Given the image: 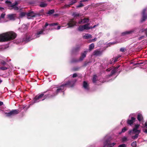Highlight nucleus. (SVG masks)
Here are the masks:
<instances>
[{"instance_id":"f257e3e1","label":"nucleus","mask_w":147,"mask_h":147,"mask_svg":"<svg viewBox=\"0 0 147 147\" xmlns=\"http://www.w3.org/2000/svg\"><path fill=\"white\" fill-rule=\"evenodd\" d=\"M66 88L64 84L60 86L52 88L49 90L50 91L49 94L44 96V94L46 93V92H44L42 93L39 94L36 96L33 100V103L43 100L46 98H53L61 92H63L64 94Z\"/></svg>"},{"instance_id":"f03ea898","label":"nucleus","mask_w":147,"mask_h":147,"mask_svg":"<svg viewBox=\"0 0 147 147\" xmlns=\"http://www.w3.org/2000/svg\"><path fill=\"white\" fill-rule=\"evenodd\" d=\"M16 36V34L12 32L1 34H0V42H4L13 39Z\"/></svg>"},{"instance_id":"7ed1b4c3","label":"nucleus","mask_w":147,"mask_h":147,"mask_svg":"<svg viewBox=\"0 0 147 147\" xmlns=\"http://www.w3.org/2000/svg\"><path fill=\"white\" fill-rule=\"evenodd\" d=\"M48 25L47 23H46L44 27H43L42 28L41 30H39L35 34L34 38H32L31 36H30L29 35L26 36V38L24 39V40L26 42H28L31 40L37 38L39 37L41 35L45 34L46 33L44 32L45 31V28Z\"/></svg>"},{"instance_id":"20e7f679","label":"nucleus","mask_w":147,"mask_h":147,"mask_svg":"<svg viewBox=\"0 0 147 147\" xmlns=\"http://www.w3.org/2000/svg\"><path fill=\"white\" fill-rule=\"evenodd\" d=\"M119 67H114L112 66L107 69V71L108 73V74L106 78L109 79L111 78L117 71Z\"/></svg>"},{"instance_id":"39448f33","label":"nucleus","mask_w":147,"mask_h":147,"mask_svg":"<svg viewBox=\"0 0 147 147\" xmlns=\"http://www.w3.org/2000/svg\"><path fill=\"white\" fill-rule=\"evenodd\" d=\"M5 2L7 4L8 7L9 8V9H13L14 10H18L19 8L17 6L18 4V1H15L14 3H12L10 1H6Z\"/></svg>"},{"instance_id":"423d86ee","label":"nucleus","mask_w":147,"mask_h":147,"mask_svg":"<svg viewBox=\"0 0 147 147\" xmlns=\"http://www.w3.org/2000/svg\"><path fill=\"white\" fill-rule=\"evenodd\" d=\"M141 132V130L133 128L131 130L128 131L129 134H136L135 135L132 136L131 138L134 140L137 139L139 136V135Z\"/></svg>"},{"instance_id":"0eeeda50","label":"nucleus","mask_w":147,"mask_h":147,"mask_svg":"<svg viewBox=\"0 0 147 147\" xmlns=\"http://www.w3.org/2000/svg\"><path fill=\"white\" fill-rule=\"evenodd\" d=\"M106 137H105V139L103 140V142L104 143L103 147H106L108 146L109 147H113L116 144L115 143H113L111 144L109 139H106L105 140Z\"/></svg>"},{"instance_id":"6e6552de","label":"nucleus","mask_w":147,"mask_h":147,"mask_svg":"<svg viewBox=\"0 0 147 147\" xmlns=\"http://www.w3.org/2000/svg\"><path fill=\"white\" fill-rule=\"evenodd\" d=\"M19 113L18 110L16 109L13 110L8 113L5 112L6 116L7 117H10L12 116L18 114Z\"/></svg>"},{"instance_id":"1a4fd4ad","label":"nucleus","mask_w":147,"mask_h":147,"mask_svg":"<svg viewBox=\"0 0 147 147\" xmlns=\"http://www.w3.org/2000/svg\"><path fill=\"white\" fill-rule=\"evenodd\" d=\"M137 29V28H135L130 30L125 31L122 32L121 34L123 36L127 34H131L133 33H135L136 32V30Z\"/></svg>"},{"instance_id":"9d476101","label":"nucleus","mask_w":147,"mask_h":147,"mask_svg":"<svg viewBox=\"0 0 147 147\" xmlns=\"http://www.w3.org/2000/svg\"><path fill=\"white\" fill-rule=\"evenodd\" d=\"M146 11V9H144L142 11V17L141 20V22L144 21L147 18V14L145 13Z\"/></svg>"},{"instance_id":"9b49d317","label":"nucleus","mask_w":147,"mask_h":147,"mask_svg":"<svg viewBox=\"0 0 147 147\" xmlns=\"http://www.w3.org/2000/svg\"><path fill=\"white\" fill-rule=\"evenodd\" d=\"M76 81H69L67 83L64 84L65 87L66 88L67 86L69 87H72L74 85Z\"/></svg>"},{"instance_id":"f8f14e48","label":"nucleus","mask_w":147,"mask_h":147,"mask_svg":"<svg viewBox=\"0 0 147 147\" xmlns=\"http://www.w3.org/2000/svg\"><path fill=\"white\" fill-rule=\"evenodd\" d=\"M131 115V114L129 115V119H128L127 121V124L131 126L133 125V123L136 120V118L133 117H131V119H130V117Z\"/></svg>"},{"instance_id":"ddd939ff","label":"nucleus","mask_w":147,"mask_h":147,"mask_svg":"<svg viewBox=\"0 0 147 147\" xmlns=\"http://www.w3.org/2000/svg\"><path fill=\"white\" fill-rule=\"evenodd\" d=\"M83 87L85 91L88 92L89 90V84L86 81H84L83 83Z\"/></svg>"},{"instance_id":"4468645a","label":"nucleus","mask_w":147,"mask_h":147,"mask_svg":"<svg viewBox=\"0 0 147 147\" xmlns=\"http://www.w3.org/2000/svg\"><path fill=\"white\" fill-rule=\"evenodd\" d=\"M77 23L73 19L71 20L67 24L69 27H71L76 26Z\"/></svg>"},{"instance_id":"2eb2a0df","label":"nucleus","mask_w":147,"mask_h":147,"mask_svg":"<svg viewBox=\"0 0 147 147\" xmlns=\"http://www.w3.org/2000/svg\"><path fill=\"white\" fill-rule=\"evenodd\" d=\"M6 59L5 58H2V59L0 60V64L2 66H7L9 65L8 64L6 63L5 61Z\"/></svg>"},{"instance_id":"dca6fc26","label":"nucleus","mask_w":147,"mask_h":147,"mask_svg":"<svg viewBox=\"0 0 147 147\" xmlns=\"http://www.w3.org/2000/svg\"><path fill=\"white\" fill-rule=\"evenodd\" d=\"M7 18L10 20H14L15 19L16 14H8L7 15Z\"/></svg>"},{"instance_id":"f3484780","label":"nucleus","mask_w":147,"mask_h":147,"mask_svg":"<svg viewBox=\"0 0 147 147\" xmlns=\"http://www.w3.org/2000/svg\"><path fill=\"white\" fill-rule=\"evenodd\" d=\"M137 119L139 121L141 122V123L144 122L143 117L141 114L139 113L138 115Z\"/></svg>"},{"instance_id":"a211bd4d","label":"nucleus","mask_w":147,"mask_h":147,"mask_svg":"<svg viewBox=\"0 0 147 147\" xmlns=\"http://www.w3.org/2000/svg\"><path fill=\"white\" fill-rule=\"evenodd\" d=\"M88 51H84V52L82 53L81 56L80 58L79 61L82 60L84 58L86 57L87 52Z\"/></svg>"},{"instance_id":"6ab92c4d","label":"nucleus","mask_w":147,"mask_h":147,"mask_svg":"<svg viewBox=\"0 0 147 147\" xmlns=\"http://www.w3.org/2000/svg\"><path fill=\"white\" fill-rule=\"evenodd\" d=\"M89 21V19L88 18H84L83 20H80L78 22L79 24L82 23H85L88 22Z\"/></svg>"},{"instance_id":"aec40b11","label":"nucleus","mask_w":147,"mask_h":147,"mask_svg":"<svg viewBox=\"0 0 147 147\" xmlns=\"http://www.w3.org/2000/svg\"><path fill=\"white\" fill-rule=\"evenodd\" d=\"M102 52L98 50H96L93 53V55H94L98 56L101 55Z\"/></svg>"},{"instance_id":"412c9836","label":"nucleus","mask_w":147,"mask_h":147,"mask_svg":"<svg viewBox=\"0 0 147 147\" xmlns=\"http://www.w3.org/2000/svg\"><path fill=\"white\" fill-rule=\"evenodd\" d=\"M26 15L28 17H34L35 16V14L33 12H31L26 13Z\"/></svg>"},{"instance_id":"4be33fe9","label":"nucleus","mask_w":147,"mask_h":147,"mask_svg":"<svg viewBox=\"0 0 147 147\" xmlns=\"http://www.w3.org/2000/svg\"><path fill=\"white\" fill-rule=\"evenodd\" d=\"M83 38L84 39H88L91 38L92 37V35L88 34H86L83 36Z\"/></svg>"},{"instance_id":"5701e85b","label":"nucleus","mask_w":147,"mask_h":147,"mask_svg":"<svg viewBox=\"0 0 147 147\" xmlns=\"http://www.w3.org/2000/svg\"><path fill=\"white\" fill-rule=\"evenodd\" d=\"M90 25L89 23H87L86 24L83 26L84 30H88L90 29V27L89 26Z\"/></svg>"},{"instance_id":"b1692460","label":"nucleus","mask_w":147,"mask_h":147,"mask_svg":"<svg viewBox=\"0 0 147 147\" xmlns=\"http://www.w3.org/2000/svg\"><path fill=\"white\" fill-rule=\"evenodd\" d=\"M116 61H117V59L116 58H112L110 60L109 63V64H111Z\"/></svg>"},{"instance_id":"393cba45","label":"nucleus","mask_w":147,"mask_h":147,"mask_svg":"<svg viewBox=\"0 0 147 147\" xmlns=\"http://www.w3.org/2000/svg\"><path fill=\"white\" fill-rule=\"evenodd\" d=\"M39 5L40 7H44L47 6V4L44 2H40Z\"/></svg>"},{"instance_id":"a878e982","label":"nucleus","mask_w":147,"mask_h":147,"mask_svg":"<svg viewBox=\"0 0 147 147\" xmlns=\"http://www.w3.org/2000/svg\"><path fill=\"white\" fill-rule=\"evenodd\" d=\"M9 65H8L7 66H2L0 67V70H6L9 68Z\"/></svg>"},{"instance_id":"bb28decb","label":"nucleus","mask_w":147,"mask_h":147,"mask_svg":"<svg viewBox=\"0 0 147 147\" xmlns=\"http://www.w3.org/2000/svg\"><path fill=\"white\" fill-rule=\"evenodd\" d=\"M78 30L80 31H82L84 30L83 26H80L78 28Z\"/></svg>"},{"instance_id":"cd10ccee","label":"nucleus","mask_w":147,"mask_h":147,"mask_svg":"<svg viewBox=\"0 0 147 147\" xmlns=\"http://www.w3.org/2000/svg\"><path fill=\"white\" fill-rule=\"evenodd\" d=\"M94 43H92L89 46V50L91 51L92 49H93L94 48Z\"/></svg>"},{"instance_id":"c85d7f7f","label":"nucleus","mask_w":147,"mask_h":147,"mask_svg":"<svg viewBox=\"0 0 147 147\" xmlns=\"http://www.w3.org/2000/svg\"><path fill=\"white\" fill-rule=\"evenodd\" d=\"M26 14V13H25L22 12L20 13L19 17L22 18Z\"/></svg>"},{"instance_id":"c756f323","label":"nucleus","mask_w":147,"mask_h":147,"mask_svg":"<svg viewBox=\"0 0 147 147\" xmlns=\"http://www.w3.org/2000/svg\"><path fill=\"white\" fill-rule=\"evenodd\" d=\"M80 49V47H77L73 49L72 50V51L73 53L76 52L78 51Z\"/></svg>"},{"instance_id":"7c9ffc66","label":"nucleus","mask_w":147,"mask_h":147,"mask_svg":"<svg viewBox=\"0 0 147 147\" xmlns=\"http://www.w3.org/2000/svg\"><path fill=\"white\" fill-rule=\"evenodd\" d=\"M72 4H65L62 7V8L65 9L67 8H68Z\"/></svg>"},{"instance_id":"2f4dec72","label":"nucleus","mask_w":147,"mask_h":147,"mask_svg":"<svg viewBox=\"0 0 147 147\" xmlns=\"http://www.w3.org/2000/svg\"><path fill=\"white\" fill-rule=\"evenodd\" d=\"M73 15L74 17H79L81 16V15L78 13L74 12L73 14Z\"/></svg>"},{"instance_id":"473e14b6","label":"nucleus","mask_w":147,"mask_h":147,"mask_svg":"<svg viewBox=\"0 0 147 147\" xmlns=\"http://www.w3.org/2000/svg\"><path fill=\"white\" fill-rule=\"evenodd\" d=\"M127 128L125 127H124L122 129L121 131V132L119 133V134H121V133L125 132L126 131H127Z\"/></svg>"},{"instance_id":"72a5a7b5","label":"nucleus","mask_w":147,"mask_h":147,"mask_svg":"<svg viewBox=\"0 0 147 147\" xmlns=\"http://www.w3.org/2000/svg\"><path fill=\"white\" fill-rule=\"evenodd\" d=\"M97 78V76L96 75L94 76L92 78V81L93 83H95L96 81V79Z\"/></svg>"},{"instance_id":"f704fd0d","label":"nucleus","mask_w":147,"mask_h":147,"mask_svg":"<svg viewBox=\"0 0 147 147\" xmlns=\"http://www.w3.org/2000/svg\"><path fill=\"white\" fill-rule=\"evenodd\" d=\"M143 123L144 122L142 123L143 129L147 128V121L144 124Z\"/></svg>"},{"instance_id":"c9c22d12","label":"nucleus","mask_w":147,"mask_h":147,"mask_svg":"<svg viewBox=\"0 0 147 147\" xmlns=\"http://www.w3.org/2000/svg\"><path fill=\"white\" fill-rule=\"evenodd\" d=\"M122 140L123 142H125L127 141L128 140L126 137L124 136L122 138Z\"/></svg>"},{"instance_id":"e433bc0d","label":"nucleus","mask_w":147,"mask_h":147,"mask_svg":"<svg viewBox=\"0 0 147 147\" xmlns=\"http://www.w3.org/2000/svg\"><path fill=\"white\" fill-rule=\"evenodd\" d=\"M54 12V10L53 9L50 10L49 11L47 12V14H51L53 13Z\"/></svg>"},{"instance_id":"4c0bfd02","label":"nucleus","mask_w":147,"mask_h":147,"mask_svg":"<svg viewBox=\"0 0 147 147\" xmlns=\"http://www.w3.org/2000/svg\"><path fill=\"white\" fill-rule=\"evenodd\" d=\"M131 146L132 147H136V142H133L131 144Z\"/></svg>"},{"instance_id":"58836bf2","label":"nucleus","mask_w":147,"mask_h":147,"mask_svg":"<svg viewBox=\"0 0 147 147\" xmlns=\"http://www.w3.org/2000/svg\"><path fill=\"white\" fill-rule=\"evenodd\" d=\"M146 29H144L143 28H142L140 30L139 32L140 33H141L142 32H144L145 33V31H146Z\"/></svg>"},{"instance_id":"ea45409f","label":"nucleus","mask_w":147,"mask_h":147,"mask_svg":"<svg viewBox=\"0 0 147 147\" xmlns=\"http://www.w3.org/2000/svg\"><path fill=\"white\" fill-rule=\"evenodd\" d=\"M84 6V5L81 3V2L79 3V5L77 6V7H81Z\"/></svg>"},{"instance_id":"a19ab883","label":"nucleus","mask_w":147,"mask_h":147,"mask_svg":"<svg viewBox=\"0 0 147 147\" xmlns=\"http://www.w3.org/2000/svg\"><path fill=\"white\" fill-rule=\"evenodd\" d=\"M140 126V125L139 124H136L135 125L134 127V128L136 129H137Z\"/></svg>"},{"instance_id":"79ce46f5","label":"nucleus","mask_w":147,"mask_h":147,"mask_svg":"<svg viewBox=\"0 0 147 147\" xmlns=\"http://www.w3.org/2000/svg\"><path fill=\"white\" fill-rule=\"evenodd\" d=\"M57 24H58L57 23H52V24H50L49 25V26H55V25H57Z\"/></svg>"},{"instance_id":"37998d69","label":"nucleus","mask_w":147,"mask_h":147,"mask_svg":"<svg viewBox=\"0 0 147 147\" xmlns=\"http://www.w3.org/2000/svg\"><path fill=\"white\" fill-rule=\"evenodd\" d=\"M125 50V48H121L120 49V51L122 52L124 51Z\"/></svg>"},{"instance_id":"c03bdc74","label":"nucleus","mask_w":147,"mask_h":147,"mask_svg":"<svg viewBox=\"0 0 147 147\" xmlns=\"http://www.w3.org/2000/svg\"><path fill=\"white\" fill-rule=\"evenodd\" d=\"M118 147H126L125 144H121Z\"/></svg>"},{"instance_id":"a18cd8bd","label":"nucleus","mask_w":147,"mask_h":147,"mask_svg":"<svg viewBox=\"0 0 147 147\" xmlns=\"http://www.w3.org/2000/svg\"><path fill=\"white\" fill-rule=\"evenodd\" d=\"M144 38H145V36H140V37L139 38V40H141L142 39Z\"/></svg>"},{"instance_id":"49530a36","label":"nucleus","mask_w":147,"mask_h":147,"mask_svg":"<svg viewBox=\"0 0 147 147\" xmlns=\"http://www.w3.org/2000/svg\"><path fill=\"white\" fill-rule=\"evenodd\" d=\"M5 14V13H2L1 15V17L2 18H4Z\"/></svg>"},{"instance_id":"de8ad7c7","label":"nucleus","mask_w":147,"mask_h":147,"mask_svg":"<svg viewBox=\"0 0 147 147\" xmlns=\"http://www.w3.org/2000/svg\"><path fill=\"white\" fill-rule=\"evenodd\" d=\"M143 132L147 134V128L143 129Z\"/></svg>"},{"instance_id":"09e8293b","label":"nucleus","mask_w":147,"mask_h":147,"mask_svg":"<svg viewBox=\"0 0 147 147\" xmlns=\"http://www.w3.org/2000/svg\"><path fill=\"white\" fill-rule=\"evenodd\" d=\"M96 38H95L91 40V42H94L96 40Z\"/></svg>"},{"instance_id":"8fccbe9b","label":"nucleus","mask_w":147,"mask_h":147,"mask_svg":"<svg viewBox=\"0 0 147 147\" xmlns=\"http://www.w3.org/2000/svg\"><path fill=\"white\" fill-rule=\"evenodd\" d=\"M77 76V74L76 73H75L73 74L72 77L73 78H75Z\"/></svg>"},{"instance_id":"3c124183","label":"nucleus","mask_w":147,"mask_h":147,"mask_svg":"<svg viewBox=\"0 0 147 147\" xmlns=\"http://www.w3.org/2000/svg\"><path fill=\"white\" fill-rule=\"evenodd\" d=\"M89 0H81L80 2H84L88 1Z\"/></svg>"},{"instance_id":"603ef678","label":"nucleus","mask_w":147,"mask_h":147,"mask_svg":"<svg viewBox=\"0 0 147 147\" xmlns=\"http://www.w3.org/2000/svg\"><path fill=\"white\" fill-rule=\"evenodd\" d=\"M121 56L120 55H118L117 57H115V58H116L117 59H117L118 58H119V57H120Z\"/></svg>"},{"instance_id":"864d4df0","label":"nucleus","mask_w":147,"mask_h":147,"mask_svg":"<svg viewBox=\"0 0 147 147\" xmlns=\"http://www.w3.org/2000/svg\"><path fill=\"white\" fill-rule=\"evenodd\" d=\"M97 26V25H95L93 27H90V29H92V28H95V27H96Z\"/></svg>"},{"instance_id":"5fc2aeb1","label":"nucleus","mask_w":147,"mask_h":147,"mask_svg":"<svg viewBox=\"0 0 147 147\" xmlns=\"http://www.w3.org/2000/svg\"><path fill=\"white\" fill-rule=\"evenodd\" d=\"M3 104V102H2L0 101V106L2 105Z\"/></svg>"},{"instance_id":"6e6d98bb","label":"nucleus","mask_w":147,"mask_h":147,"mask_svg":"<svg viewBox=\"0 0 147 147\" xmlns=\"http://www.w3.org/2000/svg\"><path fill=\"white\" fill-rule=\"evenodd\" d=\"M145 34H146V36L147 37V29L145 31Z\"/></svg>"},{"instance_id":"4d7b16f0","label":"nucleus","mask_w":147,"mask_h":147,"mask_svg":"<svg viewBox=\"0 0 147 147\" xmlns=\"http://www.w3.org/2000/svg\"><path fill=\"white\" fill-rule=\"evenodd\" d=\"M78 61L77 60H75V61H71V62L73 63V62H77Z\"/></svg>"},{"instance_id":"13d9d810","label":"nucleus","mask_w":147,"mask_h":147,"mask_svg":"<svg viewBox=\"0 0 147 147\" xmlns=\"http://www.w3.org/2000/svg\"><path fill=\"white\" fill-rule=\"evenodd\" d=\"M61 27L60 26H57V29L59 30L60 28Z\"/></svg>"},{"instance_id":"bf43d9fd","label":"nucleus","mask_w":147,"mask_h":147,"mask_svg":"<svg viewBox=\"0 0 147 147\" xmlns=\"http://www.w3.org/2000/svg\"><path fill=\"white\" fill-rule=\"evenodd\" d=\"M3 9L4 8L2 7H0V10H3Z\"/></svg>"},{"instance_id":"052dcab7","label":"nucleus","mask_w":147,"mask_h":147,"mask_svg":"<svg viewBox=\"0 0 147 147\" xmlns=\"http://www.w3.org/2000/svg\"><path fill=\"white\" fill-rule=\"evenodd\" d=\"M24 26L26 27V26L25 24H24L22 26V27H23Z\"/></svg>"},{"instance_id":"680f3d73","label":"nucleus","mask_w":147,"mask_h":147,"mask_svg":"<svg viewBox=\"0 0 147 147\" xmlns=\"http://www.w3.org/2000/svg\"><path fill=\"white\" fill-rule=\"evenodd\" d=\"M2 82V81L0 79V83H1Z\"/></svg>"},{"instance_id":"e2e57ef3","label":"nucleus","mask_w":147,"mask_h":147,"mask_svg":"<svg viewBox=\"0 0 147 147\" xmlns=\"http://www.w3.org/2000/svg\"><path fill=\"white\" fill-rule=\"evenodd\" d=\"M114 43H114V42H112V43H110V44H114Z\"/></svg>"},{"instance_id":"0e129e2a","label":"nucleus","mask_w":147,"mask_h":147,"mask_svg":"<svg viewBox=\"0 0 147 147\" xmlns=\"http://www.w3.org/2000/svg\"><path fill=\"white\" fill-rule=\"evenodd\" d=\"M100 82H105V81H101L100 80Z\"/></svg>"},{"instance_id":"69168bd1","label":"nucleus","mask_w":147,"mask_h":147,"mask_svg":"<svg viewBox=\"0 0 147 147\" xmlns=\"http://www.w3.org/2000/svg\"><path fill=\"white\" fill-rule=\"evenodd\" d=\"M1 22V18L0 17V22Z\"/></svg>"},{"instance_id":"338daca9","label":"nucleus","mask_w":147,"mask_h":147,"mask_svg":"<svg viewBox=\"0 0 147 147\" xmlns=\"http://www.w3.org/2000/svg\"><path fill=\"white\" fill-rule=\"evenodd\" d=\"M123 122V121H121V124H122V122Z\"/></svg>"},{"instance_id":"774afa93","label":"nucleus","mask_w":147,"mask_h":147,"mask_svg":"<svg viewBox=\"0 0 147 147\" xmlns=\"http://www.w3.org/2000/svg\"><path fill=\"white\" fill-rule=\"evenodd\" d=\"M49 1H51V0H48Z\"/></svg>"}]
</instances>
